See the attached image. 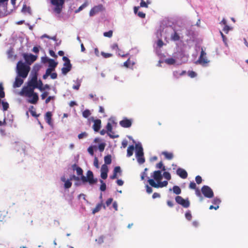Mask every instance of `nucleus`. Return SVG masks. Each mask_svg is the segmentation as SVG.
I'll return each instance as SVG.
<instances>
[{"label": "nucleus", "instance_id": "1", "mask_svg": "<svg viewBox=\"0 0 248 248\" xmlns=\"http://www.w3.org/2000/svg\"><path fill=\"white\" fill-rule=\"evenodd\" d=\"M76 170L77 175L80 176L79 178L83 183L88 182L90 185H93L97 183V179L94 178L93 173L91 170L87 171L86 177L83 175V170L80 167L77 168Z\"/></svg>", "mask_w": 248, "mask_h": 248}, {"label": "nucleus", "instance_id": "2", "mask_svg": "<svg viewBox=\"0 0 248 248\" xmlns=\"http://www.w3.org/2000/svg\"><path fill=\"white\" fill-rule=\"evenodd\" d=\"M21 96H26L29 98L32 97V99H29L28 101L29 103L35 104L38 100V96L36 93L34 92L33 89H30L28 87H23L19 93Z\"/></svg>", "mask_w": 248, "mask_h": 248}, {"label": "nucleus", "instance_id": "3", "mask_svg": "<svg viewBox=\"0 0 248 248\" xmlns=\"http://www.w3.org/2000/svg\"><path fill=\"white\" fill-rule=\"evenodd\" d=\"M30 71V67L23 63L22 61H19L16 65V72L18 77L23 78L27 77Z\"/></svg>", "mask_w": 248, "mask_h": 248}, {"label": "nucleus", "instance_id": "4", "mask_svg": "<svg viewBox=\"0 0 248 248\" xmlns=\"http://www.w3.org/2000/svg\"><path fill=\"white\" fill-rule=\"evenodd\" d=\"M51 3L55 6L54 12L58 14H60L64 3V0H51Z\"/></svg>", "mask_w": 248, "mask_h": 248}, {"label": "nucleus", "instance_id": "5", "mask_svg": "<svg viewBox=\"0 0 248 248\" xmlns=\"http://www.w3.org/2000/svg\"><path fill=\"white\" fill-rule=\"evenodd\" d=\"M201 191L204 196L207 198H212L214 197V192L209 186H203L201 188Z\"/></svg>", "mask_w": 248, "mask_h": 248}, {"label": "nucleus", "instance_id": "6", "mask_svg": "<svg viewBox=\"0 0 248 248\" xmlns=\"http://www.w3.org/2000/svg\"><path fill=\"white\" fill-rule=\"evenodd\" d=\"M148 182L151 186L155 188L165 187L168 184L167 181H164L163 182L160 181V182H158L157 183H156L155 180L152 179H149L148 180Z\"/></svg>", "mask_w": 248, "mask_h": 248}, {"label": "nucleus", "instance_id": "7", "mask_svg": "<svg viewBox=\"0 0 248 248\" xmlns=\"http://www.w3.org/2000/svg\"><path fill=\"white\" fill-rule=\"evenodd\" d=\"M176 202L184 208H188L190 205V202L188 199H184L181 196H177L175 198Z\"/></svg>", "mask_w": 248, "mask_h": 248}, {"label": "nucleus", "instance_id": "8", "mask_svg": "<svg viewBox=\"0 0 248 248\" xmlns=\"http://www.w3.org/2000/svg\"><path fill=\"white\" fill-rule=\"evenodd\" d=\"M206 54L203 48H202L201 55L197 62L203 66H205L209 62V61L208 60L206 57Z\"/></svg>", "mask_w": 248, "mask_h": 248}, {"label": "nucleus", "instance_id": "9", "mask_svg": "<svg viewBox=\"0 0 248 248\" xmlns=\"http://www.w3.org/2000/svg\"><path fill=\"white\" fill-rule=\"evenodd\" d=\"M37 74L36 73H35L34 75L32 76L31 80L29 81L28 86H27V87H28L30 89H33V90H34V89L37 87Z\"/></svg>", "mask_w": 248, "mask_h": 248}, {"label": "nucleus", "instance_id": "10", "mask_svg": "<svg viewBox=\"0 0 248 248\" xmlns=\"http://www.w3.org/2000/svg\"><path fill=\"white\" fill-rule=\"evenodd\" d=\"M105 10L104 7L102 4H99L93 7L90 12V16H93L96 14H99L100 12Z\"/></svg>", "mask_w": 248, "mask_h": 248}, {"label": "nucleus", "instance_id": "11", "mask_svg": "<svg viewBox=\"0 0 248 248\" xmlns=\"http://www.w3.org/2000/svg\"><path fill=\"white\" fill-rule=\"evenodd\" d=\"M23 57L27 63L29 64H31L32 62L35 61L37 59L36 56L33 55L31 54H24Z\"/></svg>", "mask_w": 248, "mask_h": 248}, {"label": "nucleus", "instance_id": "12", "mask_svg": "<svg viewBox=\"0 0 248 248\" xmlns=\"http://www.w3.org/2000/svg\"><path fill=\"white\" fill-rule=\"evenodd\" d=\"M108 169L106 164H103L101 168V177L103 179H106L108 177Z\"/></svg>", "mask_w": 248, "mask_h": 248}, {"label": "nucleus", "instance_id": "13", "mask_svg": "<svg viewBox=\"0 0 248 248\" xmlns=\"http://www.w3.org/2000/svg\"><path fill=\"white\" fill-rule=\"evenodd\" d=\"M120 125L124 128L130 127L132 125V121L126 118H124L123 120L120 122Z\"/></svg>", "mask_w": 248, "mask_h": 248}, {"label": "nucleus", "instance_id": "14", "mask_svg": "<svg viewBox=\"0 0 248 248\" xmlns=\"http://www.w3.org/2000/svg\"><path fill=\"white\" fill-rule=\"evenodd\" d=\"M106 129L107 130V133L108 135L111 138L114 139L116 138H118L119 137L118 135H112L111 133H113L112 130V126L111 124L110 123H108L106 125Z\"/></svg>", "mask_w": 248, "mask_h": 248}, {"label": "nucleus", "instance_id": "15", "mask_svg": "<svg viewBox=\"0 0 248 248\" xmlns=\"http://www.w3.org/2000/svg\"><path fill=\"white\" fill-rule=\"evenodd\" d=\"M154 179L155 180L157 183L160 181H161L162 179V175L160 170H155L154 172L153 175L152 176Z\"/></svg>", "mask_w": 248, "mask_h": 248}, {"label": "nucleus", "instance_id": "16", "mask_svg": "<svg viewBox=\"0 0 248 248\" xmlns=\"http://www.w3.org/2000/svg\"><path fill=\"white\" fill-rule=\"evenodd\" d=\"M176 173L182 179L186 178L188 175L186 170L180 168L177 170Z\"/></svg>", "mask_w": 248, "mask_h": 248}, {"label": "nucleus", "instance_id": "17", "mask_svg": "<svg viewBox=\"0 0 248 248\" xmlns=\"http://www.w3.org/2000/svg\"><path fill=\"white\" fill-rule=\"evenodd\" d=\"M220 23V24L224 25L222 30L225 32V33H228L229 31L231 30V28L229 26H228L227 21L225 18H223Z\"/></svg>", "mask_w": 248, "mask_h": 248}, {"label": "nucleus", "instance_id": "18", "mask_svg": "<svg viewBox=\"0 0 248 248\" xmlns=\"http://www.w3.org/2000/svg\"><path fill=\"white\" fill-rule=\"evenodd\" d=\"M93 122V128L95 132H98L101 127V121L100 119H96L94 120Z\"/></svg>", "mask_w": 248, "mask_h": 248}, {"label": "nucleus", "instance_id": "19", "mask_svg": "<svg viewBox=\"0 0 248 248\" xmlns=\"http://www.w3.org/2000/svg\"><path fill=\"white\" fill-rule=\"evenodd\" d=\"M52 113L50 111H47L45 115V119L46 122L49 125L52 126L53 125L52 120Z\"/></svg>", "mask_w": 248, "mask_h": 248}, {"label": "nucleus", "instance_id": "20", "mask_svg": "<svg viewBox=\"0 0 248 248\" xmlns=\"http://www.w3.org/2000/svg\"><path fill=\"white\" fill-rule=\"evenodd\" d=\"M24 80L21 78V77H16L15 79V81L13 84L14 88H18L20 87L23 83Z\"/></svg>", "mask_w": 248, "mask_h": 248}, {"label": "nucleus", "instance_id": "21", "mask_svg": "<svg viewBox=\"0 0 248 248\" xmlns=\"http://www.w3.org/2000/svg\"><path fill=\"white\" fill-rule=\"evenodd\" d=\"M136 155L143 156V148L141 145L136 144Z\"/></svg>", "mask_w": 248, "mask_h": 248}, {"label": "nucleus", "instance_id": "22", "mask_svg": "<svg viewBox=\"0 0 248 248\" xmlns=\"http://www.w3.org/2000/svg\"><path fill=\"white\" fill-rule=\"evenodd\" d=\"M44 59L48 60V62L49 63V68L54 70L55 67L57 66L58 63L53 59H48L47 58H45Z\"/></svg>", "mask_w": 248, "mask_h": 248}, {"label": "nucleus", "instance_id": "23", "mask_svg": "<svg viewBox=\"0 0 248 248\" xmlns=\"http://www.w3.org/2000/svg\"><path fill=\"white\" fill-rule=\"evenodd\" d=\"M21 12L24 14L31 15V10L30 6H27L26 4H24L21 10Z\"/></svg>", "mask_w": 248, "mask_h": 248}, {"label": "nucleus", "instance_id": "24", "mask_svg": "<svg viewBox=\"0 0 248 248\" xmlns=\"http://www.w3.org/2000/svg\"><path fill=\"white\" fill-rule=\"evenodd\" d=\"M102 207L104 209H106L105 205L103 204L102 202L98 203L95 207L93 210V214H94L95 213L99 212Z\"/></svg>", "mask_w": 248, "mask_h": 248}, {"label": "nucleus", "instance_id": "25", "mask_svg": "<svg viewBox=\"0 0 248 248\" xmlns=\"http://www.w3.org/2000/svg\"><path fill=\"white\" fill-rule=\"evenodd\" d=\"M134 150V145H130L127 150V156L130 157L133 154V151Z\"/></svg>", "mask_w": 248, "mask_h": 248}, {"label": "nucleus", "instance_id": "26", "mask_svg": "<svg viewBox=\"0 0 248 248\" xmlns=\"http://www.w3.org/2000/svg\"><path fill=\"white\" fill-rule=\"evenodd\" d=\"M162 155H163L165 158L168 160H171L173 157V155L172 153H169L168 152H163Z\"/></svg>", "mask_w": 248, "mask_h": 248}, {"label": "nucleus", "instance_id": "27", "mask_svg": "<svg viewBox=\"0 0 248 248\" xmlns=\"http://www.w3.org/2000/svg\"><path fill=\"white\" fill-rule=\"evenodd\" d=\"M104 161L105 164L107 166V165H109L111 163V156L110 155H108L104 157Z\"/></svg>", "mask_w": 248, "mask_h": 248}, {"label": "nucleus", "instance_id": "28", "mask_svg": "<svg viewBox=\"0 0 248 248\" xmlns=\"http://www.w3.org/2000/svg\"><path fill=\"white\" fill-rule=\"evenodd\" d=\"M172 190L173 193L176 195L180 194L182 192L181 188L177 186H173L172 187Z\"/></svg>", "mask_w": 248, "mask_h": 248}, {"label": "nucleus", "instance_id": "29", "mask_svg": "<svg viewBox=\"0 0 248 248\" xmlns=\"http://www.w3.org/2000/svg\"><path fill=\"white\" fill-rule=\"evenodd\" d=\"M62 60L65 62L63 64L64 67H67V66L72 67V65L70 63V60L67 57L63 56L62 58Z\"/></svg>", "mask_w": 248, "mask_h": 248}, {"label": "nucleus", "instance_id": "30", "mask_svg": "<svg viewBox=\"0 0 248 248\" xmlns=\"http://www.w3.org/2000/svg\"><path fill=\"white\" fill-rule=\"evenodd\" d=\"M171 39L174 41H178L180 39V36L179 34L175 31L174 33L171 35Z\"/></svg>", "mask_w": 248, "mask_h": 248}, {"label": "nucleus", "instance_id": "31", "mask_svg": "<svg viewBox=\"0 0 248 248\" xmlns=\"http://www.w3.org/2000/svg\"><path fill=\"white\" fill-rule=\"evenodd\" d=\"M72 67L67 66L63 67L62 69V71L63 74L66 75L68 72H69L71 69Z\"/></svg>", "mask_w": 248, "mask_h": 248}, {"label": "nucleus", "instance_id": "32", "mask_svg": "<svg viewBox=\"0 0 248 248\" xmlns=\"http://www.w3.org/2000/svg\"><path fill=\"white\" fill-rule=\"evenodd\" d=\"M165 62L168 64H173L175 63V60L172 58H168L165 60Z\"/></svg>", "mask_w": 248, "mask_h": 248}, {"label": "nucleus", "instance_id": "33", "mask_svg": "<svg viewBox=\"0 0 248 248\" xmlns=\"http://www.w3.org/2000/svg\"><path fill=\"white\" fill-rule=\"evenodd\" d=\"M72 182H71L70 180H67L65 182H64V186L65 188H69L70 187H71L72 186Z\"/></svg>", "mask_w": 248, "mask_h": 248}, {"label": "nucleus", "instance_id": "34", "mask_svg": "<svg viewBox=\"0 0 248 248\" xmlns=\"http://www.w3.org/2000/svg\"><path fill=\"white\" fill-rule=\"evenodd\" d=\"M43 84L42 81L41 80L38 81V83L37 84V87L36 88H38L41 91H44L45 88H43Z\"/></svg>", "mask_w": 248, "mask_h": 248}, {"label": "nucleus", "instance_id": "35", "mask_svg": "<svg viewBox=\"0 0 248 248\" xmlns=\"http://www.w3.org/2000/svg\"><path fill=\"white\" fill-rule=\"evenodd\" d=\"M100 182L101 184L100 187V189L102 191H105L106 189V185L105 183H104L102 180H100Z\"/></svg>", "mask_w": 248, "mask_h": 248}, {"label": "nucleus", "instance_id": "36", "mask_svg": "<svg viewBox=\"0 0 248 248\" xmlns=\"http://www.w3.org/2000/svg\"><path fill=\"white\" fill-rule=\"evenodd\" d=\"M138 162L140 164H143L145 162V159L143 156H136Z\"/></svg>", "mask_w": 248, "mask_h": 248}, {"label": "nucleus", "instance_id": "37", "mask_svg": "<svg viewBox=\"0 0 248 248\" xmlns=\"http://www.w3.org/2000/svg\"><path fill=\"white\" fill-rule=\"evenodd\" d=\"M163 175L164 177L168 180H170L171 179V175L167 171L164 172Z\"/></svg>", "mask_w": 248, "mask_h": 248}, {"label": "nucleus", "instance_id": "38", "mask_svg": "<svg viewBox=\"0 0 248 248\" xmlns=\"http://www.w3.org/2000/svg\"><path fill=\"white\" fill-rule=\"evenodd\" d=\"M196 194L197 196H198L200 198L201 201H202L203 200V197H202L199 189H196Z\"/></svg>", "mask_w": 248, "mask_h": 248}, {"label": "nucleus", "instance_id": "39", "mask_svg": "<svg viewBox=\"0 0 248 248\" xmlns=\"http://www.w3.org/2000/svg\"><path fill=\"white\" fill-rule=\"evenodd\" d=\"M91 115V112L89 110L86 109L82 112V115L84 118H88Z\"/></svg>", "mask_w": 248, "mask_h": 248}, {"label": "nucleus", "instance_id": "40", "mask_svg": "<svg viewBox=\"0 0 248 248\" xmlns=\"http://www.w3.org/2000/svg\"><path fill=\"white\" fill-rule=\"evenodd\" d=\"M1 104L3 107V110L6 111L9 108V104L7 102L2 101Z\"/></svg>", "mask_w": 248, "mask_h": 248}, {"label": "nucleus", "instance_id": "41", "mask_svg": "<svg viewBox=\"0 0 248 248\" xmlns=\"http://www.w3.org/2000/svg\"><path fill=\"white\" fill-rule=\"evenodd\" d=\"M33 109V106H31L29 110H30V111L31 113V114L32 115V116H34V117H37L39 116V114H36V112L34 110H33L32 109Z\"/></svg>", "mask_w": 248, "mask_h": 248}, {"label": "nucleus", "instance_id": "42", "mask_svg": "<svg viewBox=\"0 0 248 248\" xmlns=\"http://www.w3.org/2000/svg\"><path fill=\"white\" fill-rule=\"evenodd\" d=\"M185 217L189 221L191 220L192 215L190 211H188L186 213Z\"/></svg>", "mask_w": 248, "mask_h": 248}, {"label": "nucleus", "instance_id": "43", "mask_svg": "<svg viewBox=\"0 0 248 248\" xmlns=\"http://www.w3.org/2000/svg\"><path fill=\"white\" fill-rule=\"evenodd\" d=\"M113 31L111 30H110L107 32H105L104 33V36L107 37H111L112 36Z\"/></svg>", "mask_w": 248, "mask_h": 248}, {"label": "nucleus", "instance_id": "44", "mask_svg": "<svg viewBox=\"0 0 248 248\" xmlns=\"http://www.w3.org/2000/svg\"><path fill=\"white\" fill-rule=\"evenodd\" d=\"M156 167L158 169H162L163 170H165V167L163 166V164L162 161H160L156 164Z\"/></svg>", "mask_w": 248, "mask_h": 248}, {"label": "nucleus", "instance_id": "45", "mask_svg": "<svg viewBox=\"0 0 248 248\" xmlns=\"http://www.w3.org/2000/svg\"><path fill=\"white\" fill-rule=\"evenodd\" d=\"M101 55L105 58H109V57H112L113 56V55L112 54H111V53H105V52H101Z\"/></svg>", "mask_w": 248, "mask_h": 248}, {"label": "nucleus", "instance_id": "46", "mask_svg": "<svg viewBox=\"0 0 248 248\" xmlns=\"http://www.w3.org/2000/svg\"><path fill=\"white\" fill-rule=\"evenodd\" d=\"M105 236L103 235H101L99 236L98 239H96V241L99 244H102L104 242V239Z\"/></svg>", "mask_w": 248, "mask_h": 248}, {"label": "nucleus", "instance_id": "47", "mask_svg": "<svg viewBox=\"0 0 248 248\" xmlns=\"http://www.w3.org/2000/svg\"><path fill=\"white\" fill-rule=\"evenodd\" d=\"M147 3H150L148 0H147V2H146L144 0H141L140 6L142 7H147Z\"/></svg>", "mask_w": 248, "mask_h": 248}, {"label": "nucleus", "instance_id": "48", "mask_svg": "<svg viewBox=\"0 0 248 248\" xmlns=\"http://www.w3.org/2000/svg\"><path fill=\"white\" fill-rule=\"evenodd\" d=\"M5 96V93L3 91V88L2 86L0 84V98H3Z\"/></svg>", "mask_w": 248, "mask_h": 248}, {"label": "nucleus", "instance_id": "49", "mask_svg": "<svg viewBox=\"0 0 248 248\" xmlns=\"http://www.w3.org/2000/svg\"><path fill=\"white\" fill-rule=\"evenodd\" d=\"M86 6V4L85 3H83L79 7L75 10V13H78V12L82 10Z\"/></svg>", "mask_w": 248, "mask_h": 248}, {"label": "nucleus", "instance_id": "50", "mask_svg": "<svg viewBox=\"0 0 248 248\" xmlns=\"http://www.w3.org/2000/svg\"><path fill=\"white\" fill-rule=\"evenodd\" d=\"M221 201L219 199H218L217 198H214L213 200V203L215 205H218V204L220 203Z\"/></svg>", "mask_w": 248, "mask_h": 248}, {"label": "nucleus", "instance_id": "51", "mask_svg": "<svg viewBox=\"0 0 248 248\" xmlns=\"http://www.w3.org/2000/svg\"><path fill=\"white\" fill-rule=\"evenodd\" d=\"M87 136V134L86 132H82L81 133L78 134V138L79 139H81L84 138H85Z\"/></svg>", "mask_w": 248, "mask_h": 248}, {"label": "nucleus", "instance_id": "52", "mask_svg": "<svg viewBox=\"0 0 248 248\" xmlns=\"http://www.w3.org/2000/svg\"><path fill=\"white\" fill-rule=\"evenodd\" d=\"M195 180L198 184H200L202 182V178L200 175H198L195 177Z\"/></svg>", "mask_w": 248, "mask_h": 248}, {"label": "nucleus", "instance_id": "53", "mask_svg": "<svg viewBox=\"0 0 248 248\" xmlns=\"http://www.w3.org/2000/svg\"><path fill=\"white\" fill-rule=\"evenodd\" d=\"M189 187L192 189H196V185L194 182H191L189 184Z\"/></svg>", "mask_w": 248, "mask_h": 248}, {"label": "nucleus", "instance_id": "54", "mask_svg": "<svg viewBox=\"0 0 248 248\" xmlns=\"http://www.w3.org/2000/svg\"><path fill=\"white\" fill-rule=\"evenodd\" d=\"M188 75L190 78H192L195 77L197 75L196 73L193 71H188Z\"/></svg>", "mask_w": 248, "mask_h": 248}, {"label": "nucleus", "instance_id": "55", "mask_svg": "<svg viewBox=\"0 0 248 248\" xmlns=\"http://www.w3.org/2000/svg\"><path fill=\"white\" fill-rule=\"evenodd\" d=\"M113 172L115 173L116 174H117V173H121V168L119 166L115 167L114 169Z\"/></svg>", "mask_w": 248, "mask_h": 248}, {"label": "nucleus", "instance_id": "56", "mask_svg": "<svg viewBox=\"0 0 248 248\" xmlns=\"http://www.w3.org/2000/svg\"><path fill=\"white\" fill-rule=\"evenodd\" d=\"M69 180H70V181H72V180H75L76 181H79L80 179L79 177L78 176H76L75 175H72L70 176V178Z\"/></svg>", "mask_w": 248, "mask_h": 248}, {"label": "nucleus", "instance_id": "57", "mask_svg": "<svg viewBox=\"0 0 248 248\" xmlns=\"http://www.w3.org/2000/svg\"><path fill=\"white\" fill-rule=\"evenodd\" d=\"M111 48L113 50H119L118 44L116 43H114V44H112L111 46Z\"/></svg>", "mask_w": 248, "mask_h": 248}, {"label": "nucleus", "instance_id": "58", "mask_svg": "<svg viewBox=\"0 0 248 248\" xmlns=\"http://www.w3.org/2000/svg\"><path fill=\"white\" fill-rule=\"evenodd\" d=\"M93 165L96 168H99V164H98V160L96 157H95L93 162Z\"/></svg>", "mask_w": 248, "mask_h": 248}, {"label": "nucleus", "instance_id": "59", "mask_svg": "<svg viewBox=\"0 0 248 248\" xmlns=\"http://www.w3.org/2000/svg\"><path fill=\"white\" fill-rule=\"evenodd\" d=\"M9 0H0V6H6Z\"/></svg>", "mask_w": 248, "mask_h": 248}, {"label": "nucleus", "instance_id": "60", "mask_svg": "<svg viewBox=\"0 0 248 248\" xmlns=\"http://www.w3.org/2000/svg\"><path fill=\"white\" fill-rule=\"evenodd\" d=\"M157 46L159 47H161L163 46L164 45V43L163 42V41L161 40V39H159L157 41Z\"/></svg>", "mask_w": 248, "mask_h": 248}, {"label": "nucleus", "instance_id": "61", "mask_svg": "<svg viewBox=\"0 0 248 248\" xmlns=\"http://www.w3.org/2000/svg\"><path fill=\"white\" fill-rule=\"evenodd\" d=\"M105 144L104 143H100L98 146L99 150L100 152H102L104 150Z\"/></svg>", "mask_w": 248, "mask_h": 248}, {"label": "nucleus", "instance_id": "62", "mask_svg": "<svg viewBox=\"0 0 248 248\" xmlns=\"http://www.w3.org/2000/svg\"><path fill=\"white\" fill-rule=\"evenodd\" d=\"M146 190L148 194H151L153 192L152 188L148 185L146 186Z\"/></svg>", "mask_w": 248, "mask_h": 248}, {"label": "nucleus", "instance_id": "63", "mask_svg": "<svg viewBox=\"0 0 248 248\" xmlns=\"http://www.w3.org/2000/svg\"><path fill=\"white\" fill-rule=\"evenodd\" d=\"M113 201V199L111 198H110L108 199L107 201L106 202V204L107 206H108L110 205V204L112 203Z\"/></svg>", "mask_w": 248, "mask_h": 248}, {"label": "nucleus", "instance_id": "64", "mask_svg": "<svg viewBox=\"0 0 248 248\" xmlns=\"http://www.w3.org/2000/svg\"><path fill=\"white\" fill-rule=\"evenodd\" d=\"M88 151L89 152V153L91 155H93V154H94V152H93V147L92 146H90L88 148Z\"/></svg>", "mask_w": 248, "mask_h": 248}]
</instances>
